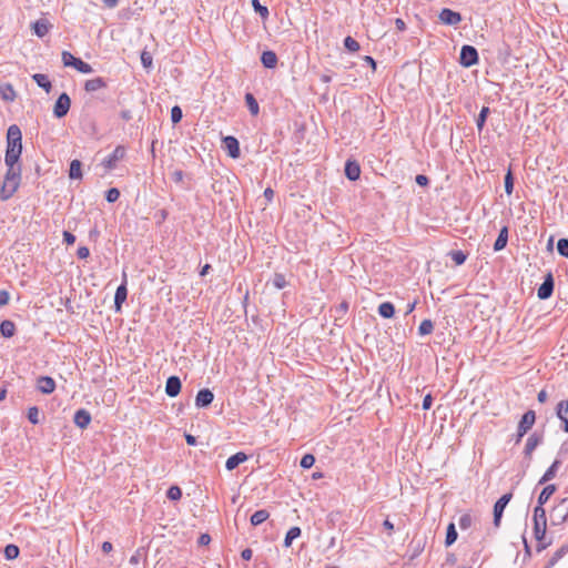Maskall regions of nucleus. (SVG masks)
Here are the masks:
<instances>
[{
    "mask_svg": "<svg viewBox=\"0 0 568 568\" xmlns=\"http://www.w3.org/2000/svg\"><path fill=\"white\" fill-rule=\"evenodd\" d=\"M141 62L143 67L149 68L152 65V57L148 52H142L141 54Z\"/></svg>",
    "mask_w": 568,
    "mask_h": 568,
    "instance_id": "obj_56",
    "label": "nucleus"
},
{
    "mask_svg": "<svg viewBox=\"0 0 568 568\" xmlns=\"http://www.w3.org/2000/svg\"><path fill=\"white\" fill-rule=\"evenodd\" d=\"M82 163L79 161V160H72L71 163H70V169H69V178L74 180V179H81L82 178Z\"/></svg>",
    "mask_w": 568,
    "mask_h": 568,
    "instance_id": "obj_31",
    "label": "nucleus"
},
{
    "mask_svg": "<svg viewBox=\"0 0 568 568\" xmlns=\"http://www.w3.org/2000/svg\"><path fill=\"white\" fill-rule=\"evenodd\" d=\"M560 460L556 459L551 465L550 467L545 471V474L542 475V477L539 479V485H544L546 483H548L549 480L554 479L556 474H557V470L560 466Z\"/></svg>",
    "mask_w": 568,
    "mask_h": 568,
    "instance_id": "obj_25",
    "label": "nucleus"
},
{
    "mask_svg": "<svg viewBox=\"0 0 568 568\" xmlns=\"http://www.w3.org/2000/svg\"><path fill=\"white\" fill-rule=\"evenodd\" d=\"M344 47L351 52H356L361 48L359 43L349 36L344 39Z\"/></svg>",
    "mask_w": 568,
    "mask_h": 568,
    "instance_id": "obj_44",
    "label": "nucleus"
},
{
    "mask_svg": "<svg viewBox=\"0 0 568 568\" xmlns=\"http://www.w3.org/2000/svg\"><path fill=\"white\" fill-rule=\"evenodd\" d=\"M513 495L511 494H505L503 495L494 505V526L498 528L500 526L501 517L504 514V510L508 503L510 501Z\"/></svg>",
    "mask_w": 568,
    "mask_h": 568,
    "instance_id": "obj_8",
    "label": "nucleus"
},
{
    "mask_svg": "<svg viewBox=\"0 0 568 568\" xmlns=\"http://www.w3.org/2000/svg\"><path fill=\"white\" fill-rule=\"evenodd\" d=\"M9 302V293L7 291H0V306L7 305Z\"/></svg>",
    "mask_w": 568,
    "mask_h": 568,
    "instance_id": "obj_63",
    "label": "nucleus"
},
{
    "mask_svg": "<svg viewBox=\"0 0 568 568\" xmlns=\"http://www.w3.org/2000/svg\"><path fill=\"white\" fill-rule=\"evenodd\" d=\"M262 64L267 69H273L277 64V55L274 51H264L261 55Z\"/></svg>",
    "mask_w": 568,
    "mask_h": 568,
    "instance_id": "obj_24",
    "label": "nucleus"
},
{
    "mask_svg": "<svg viewBox=\"0 0 568 568\" xmlns=\"http://www.w3.org/2000/svg\"><path fill=\"white\" fill-rule=\"evenodd\" d=\"M471 524H473V518L469 514L462 515L458 520V525H459L460 529H463V530L468 529L471 526Z\"/></svg>",
    "mask_w": 568,
    "mask_h": 568,
    "instance_id": "obj_48",
    "label": "nucleus"
},
{
    "mask_svg": "<svg viewBox=\"0 0 568 568\" xmlns=\"http://www.w3.org/2000/svg\"><path fill=\"white\" fill-rule=\"evenodd\" d=\"M37 388L42 394H51L55 389V382L50 376H40L37 381Z\"/></svg>",
    "mask_w": 568,
    "mask_h": 568,
    "instance_id": "obj_15",
    "label": "nucleus"
},
{
    "mask_svg": "<svg viewBox=\"0 0 568 568\" xmlns=\"http://www.w3.org/2000/svg\"><path fill=\"white\" fill-rule=\"evenodd\" d=\"M554 292V277L551 273H548L542 284L538 287L537 296L539 300H547Z\"/></svg>",
    "mask_w": 568,
    "mask_h": 568,
    "instance_id": "obj_11",
    "label": "nucleus"
},
{
    "mask_svg": "<svg viewBox=\"0 0 568 568\" xmlns=\"http://www.w3.org/2000/svg\"><path fill=\"white\" fill-rule=\"evenodd\" d=\"M272 284L277 290H282L286 286L287 283L283 274L276 273L272 280Z\"/></svg>",
    "mask_w": 568,
    "mask_h": 568,
    "instance_id": "obj_46",
    "label": "nucleus"
},
{
    "mask_svg": "<svg viewBox=\"0 0 568 568\" xmlns=\"http://www.w3.org/2000/svg\"><path fill=\"white\" fill-rule=\"evenodd\" d=\"M22 153V133L17 124H12L7 131V149L4 162L7 166L18 164Z\"/></svg>",
    "mask_w": 568,
    "mask_h": 568,
    "instance_id": "obj_1",
    "label": "nucleus"
},
{
    "mask_svg": "<svg viewBox=\"0 0 568 568\" xmlns=\"http://www.w3.org/2000/svg\"><path fill=\"white\" fill-rule=\"evenodd\" d=\"M16 332V325L13 322L6 320L2 321L0 324V333L3 337H11L14 335Z\"/></svg>",
    "mask_w": 568,
    "mask_h": 568,
    "instance_id": "obj_33",
    "label": "nucleus"
},
{
    "mask_svg": "<svg viewBox=\"0 0 568 568\" xmlns=\"http://www.w3.org/2000/svg\"><path fill=\"white\" fill-rule=\"evenodd\" d=\"M315 463V457L312 454H305L301 459V467L304 469L311 468Z\"/></svg>",
    "mask_w": 568,
    "mask_h": 568,
    "instance_id": "obj_49",
    "label": "nucleus"
},
{
    "mask_svg": "<svg viewBox=\"0 0 568 568\" xmlns=\"http://www.w3.org/2000/svg\"><path fill=\"white\" fill-rule=\"evenodd\" d=\"M1 97L6 101H13L16 99V92L11 84H6L0 90Z\"/></svg>",
    "mask_w": 568,
    "mask_h": 568,
    "instance_id": "obj_40",
    "label": "nucleus"
},
{
    "mask_svg": "<svg viewBox=\"0 0 568 568\" xmlns=\"http://www.w3.org/2000/svg\"><path fill=\"white\" fill-rule=\"evenodd\" d=\"M106 87V82L103 78L98 77L85 81L84 89L87 92H95Z\"/></svg>",
    "mask_w": 568,
    "mask_h": 568,
    "instance_id": "obj_23",
    "label": "nucleus"
},
{
    "mask_svg": "<svg viewBox=\"0 0 568 568\" xmlns=\"http://www.w3.org/2000/svg\"><path fill=\"white\" fill-rule=\"evenodd\" d=\"M223 143L232 159H237L240 156V144L236 138L232 135L225 136L223 139Z\"/></svg>",
    "mask_w": 568,
    "mask_h": 568,
    "instance_id": "obj_16",
    "label": "nucleus"
},
{
    "mask_svg": "<svg viewBox=\"0 0 568 568\" xmlns=\"http://www.w3.org/2000/svg\"><path fill=\"white\" fill-rule=\"evenodd\" d=\"M301 536V528L300 527H292L285 536L284 539V547H290L294 539L298 538Z\"/></svg>",
    "mask_w": 568,
    "mask_h": 568,
    "instance_id": "obj_36",
    "label": "nucleus"
},
{
    "mask_svg": "<svg viewBox=\"0 0 568 568\" xmlns=\"http://www.w3.org/2000/svg\"><path fill=\"white\" fill-rule=\"evenodd\" d=\"M120 197V191L116 187H111L105 193V200L109 203H114Z\"/></svg>",
    "mask_w": 568,
    "mask_h": 568,
    "instance_id": "obj_52",
    "label": "nucleus"
},
{
    "mask_svg": "<svg viewBox=\"0 0 568 568\" xmlns=\"http://www.w3.org/2000/svg\"><path fill=\"white\" fill-rule=\"evenodd\" d=\"M556 489H557L556 485H554V484L547 485L539 494L537 503L540 505H545L549 500V498L554 495Z\"/></svg>",
    "mask_w": 568,
    "mask_h": 568,
    "instance_id": "obj_28",
    "label": "nucleus"
},
{
    "mask_svg": "<svg viewBox=\"0 0 568 568\" xmlns=\"http://www.w3.org/2000/svg\"><path fill=\"white\" fill-rule=\"evenodd\" d=\"M456 539H457V531H456L455 525L453 523H450L447 527L445 545L447 547H449L456 541Z\"/></svg>",
    "mask_w": 568,
    "mask_h": 568,
    "instance_id": "obj_38",
    "label": "nucleus"
},
{
    "mask_svg": "<svg viewBox=\"0 0 568 568\" xmlns=\"http://www.w3.org/2000/svg\"><path fill=\"white\" fill-rule=\"evenodd\" d=\"M166 497L170 500H179L182 497V490L179 486H171L166 491Z\"/></svg>",
    "mask_w": 568,
    "mask_h": 568,
    "instance_id": "obj_45",
    "label": "nucleus"
},
{
    "mask_svg": "<svg viewBox=\"0 0 568 568\" xmlns=\"http://www.w3.org/2000/svg\"><path fill=\"white\" fill-rule=\"evenodd\" d=\"M33 81L42 89L45 90V92H50L52 84L49 78L45 74L42 73H36L32 75Z\"/></svg>",
    "mask_w": 568,
    "mask_h": 568,
    "instance_id": "obj_30",
    "label": "nucleus"
},
{
    "mask_svg": "<svg viewBox=\"0 0 568 568\" xmlns=\"http://www.w3.org/2000/svg\"><path fill=\"white\" fill-rule=\"evenodd\" d=\"M245 102H246V105H247L251 114L257 115L260 112V106H258L256 99L254 98V95L252 93L245 94Z\"/></svg>",
    "mask_w": 568,
    "mask_h": 568,
    "instance_id": "obj_35",
    "label": "nucleus"
},
{
    "mask_svg": "<svg viewBox=\"0 0 568 568\" xmlns=\"http://www.w3.org/2000/svg\"><path fill=\"white\" fill-rule=\"evenodd\" d=\"M378 314L384 318H390L395 314V307L390 302H384L378 306Z\"/></svg>",
    "mask_w": 568,
    "mask_h": 568,
    "instance_id": "obj_32",
    "label": "nucleus"
},
{
    "mask_svg": "<svg viewBox=\"0 0 568 568\" xmlns=\"http://www.w3.org/2000/svg\"><path fill=\"white\" fill-rule=\"evenodd\" d=\"M541 443V436L536 433L531 434L526 442L525 455L530 456L536 447Z\"/></svg>",
    "mask_w": 568,
    "mask_h": 568,
    "instance_id": "obj_26",
    "label": "nucleus"
},
{
    "mask_svg": "<svg viewBox=\"0 0 568 568\" xmlns=\"http://www.w3.org/2000/svg\"><path fill=\"white\" fill-rule=\"evenodd\" d=\"M416 183L420 186H426L429 183V180L426 175L418 174L416 176Z\"/></svg>",
    "mask_w": 568,
    "mask_h": 568,
    "instance_id": "obj_62",
    "label": "nucleus"
},
{
    "mask_svg": "<svg viewBox=\"0 0 568 568\" xmlns=\"http://www.w3.org/2000/svg\"><path fill=\"white\" fill-rule=\"evenodd\" d=\"M489 113V108L488 106H483L477 119H476V125H477V129L479 131L483 130L485 123H486V120H487V115Z\"/></svg>",
    "mask_w": 568,
    "mask_h": 568,
    "instance_id": "obj_41",
    "label": "nucleus"
},
{
    "mask_svg": "<svg viewBox=\"0 0 568 568\" xmlns=\"http://www.w3.org/2000/svg\"><path fill=\"white\" fill-rule=\"evenodd\" d=\"M18 191V189H16L14 186H9L7 184H1V187H0V199L1 201H8L9 199H11L14 193Z\"/></svg>",
    "mask_w": 568,
    "mask_h": 568,
    "instance_id": "obj_37",
    "label": "nucleus"
},
{
    "mask_svg": "<svg viewBox=\"0 0 568 568\" xmlns=\"http://www.w3.org/2000/svg\"><path fill=\"white\" fill-rule=\"evenodd\" d=\"M507 241H508V229L506 226H504L500 230L498 237L496 239V241L494 243V250L496 252L501 251L503 248L506 247Z\"/></svg>",
    "mask_w": 568,
    "mask_h": 568,
    "instance_id": "obj_27",
    "label": "nucleus"
},
{
    "mask_svg": "<svg viewBox=\"0 0 568 568\" xmlns=\"http://www.w3.org/2000/svg\"><path fill=\"white\" fill-rule=\"evenodd\" d=\"M73 422L79 428L84 429L91 422V415L87 409H78L74 414Z\"/></svg>",
    "mask_w": 568,
    "mask_h": 568,
    "instance_id": "obj_17",
    "label": "nucleus"
},
{
    "mask_svg": "<svg viewBox=\"0 0 568 568\" xmlns=\"http://www.w3.org/2000/svg\"><path fill=\"white\" fill-rule=\"evenodd\" d=\"M2 183L7 184L9 186H14L16 189H19L20 183H21V168H20V165L11 164V166H8Z\"/></svg>",
    "mask_w": 568,
    "mask_h": 568,
    "instance_id": "obj_6",
    "label": "nucleus"
},
{
    "mask_svg": "<svg viewBox=\"0 0 568 568\" xmlns=\"http://www.w3.org/2000/svg\"><path fill=\"white\" fill-rule=\"evenodd\" d=\"M183 113L180 106L175 105L171 109V120L173 124L179 123L182 120Z\"/></svg>",
    "mask_w": 568,
    "mask_h": 568,
    "instance_id": "obj_54",
    "label": "nucleus"
},
{
    "mask_svg": "<svg viewBox=\"0 0 568 568\" xmlns=\"http://www.w3.org/2000/svg\"><path fill=\"white\" fill-rule=\"evenodd\" d=\"M172 180L175 182V183H182L183 182V178H184V173L183 171L181 170H175L172 175H171Z\"/></svg>",
    "mask_w": 568,
    "mask_h": 568,
    "instance_id": "obj_57",
    "label": "nucleus"
},
{
    "mask_svg": "<svg viewBox=\"0 0 568 568\" xmlns=\"http://www.w3.org/2000/svg\"><path fill=\"white\" fill-rule=\"evenodd\" d=\"M62 62L64 67H72L84 74L91 73L93 71L92 67L89 63L82 61L80 58H75L69 51L62 52Z\"/></svg>",
    "mask_w": 568,
    "mask_h": 568,
    "instance_id": "obj_2",
    "label": "nucleus"
},
{
    "mask_svg": "<svg viewBox=\"0 0 568 568\" xmlns=\"http://www.w3.org/2000/svg\"><path fill=\"white\" fill-rule=\"evenodd\" d=\"M434 329V323L430 320H424L418 327L419 335H428Z\"/></svg>",
    "mask_w": 568,
    "mask_h": 568,
    "instance_id": "obj_42",
    "label": "nucleus"
},
{
    "mask_svg": "<svg viewBox=\"0 0 568 568\" xmlns=\"http://www.w3.org/2000/svg\"><path fill=\"white\" fill-rule=\"evenodd\" d=\"M247 459V455L243 452H239L231 457L227 458L225 463V467L227 470L235 469L240 464L244 463Z\"/></svg>",
    "mask_w": 568,
    "mask_h": 568,
    "instance_id": "obj_22",
    "label": "nucleus"
},
{
    "mask_svg": "<svg viewBox=\"0 0 568 568\" xmlns=\"http://www.w3.org/2000/svg\"><path fill=\"white\" fill-rule=\"evenodd\" d=\"M252 6L255 12H257L261 16V18L266 19L268 17L270 12L267 7L262 6L260 3V0H252Z\"/></svg>",
    "mask_w": 568,
    "mask_h": 568,
    "instance_id": "obj_43",
    "label": "nucleus"
},
{
    "mask_svg": "<svg viewBox=\"0 0 568 568\" xmlns=\"http://www.w3.org/2000/svg\"><path fill=\"white\" fill-rule=\"evenodd\" d=\"M567 499L564 498L550 511V523L554 526H560L568 519Z\"/></svg>",
    "mask_w": 568,
    "mask_h": 568,
    "instance_id": "obj_4",
    "label": "nucleus"
},
{
    "mask_svg": "<svg viewBox=\"0 0 568 568\" xmlns=\"http://www.w3.org/2000/svg\"><path fill=\"white\" fill-rule=\"evenodd\" d=\"M63 241L68 244V245H72L74 244L75 242V236L70 233L69 231H64L63 232Z\"/></svg>",
    "mask_w": 568,
    "mask_h": 568,
    "instance_id": "obj_58",
    "label": "nucleus"
},
{
    "mask_svg": "<svg viewBox=\"0 0 568 568\" xmlns=\"http://www.w3.org/2000/svg\"><path fill=\"white\" fill-rule=\"evenodd\" d=\"M125 156V148L118 145L113 152L103 160V165L108 170H113L116 163Z\"/></svg>",
    "mask_w": 568,
    "mask_h": 568,
    "instance_id": "obj_10",
    "label": "nucleus"
},
{
    "mask_svg": "<svg viewBox=\"0 0 568 568\" xmlns=\"http://www.w3.org/2000/svg\"><path fill=\"white\" fill-rule=\"evenodd\" d=\"M211 542V536L209 534H202L199 539H197V544L200 546H206Z\"/></svg>",
    "mask_w": 568,
    "mask_h": 568,
    "instance_id": "obj_61",
    "label": "nucleus"
},
{
    "mask_svg": "<svg viewBox=\"0 0 568 568\" xmlns=\"http://www.w3.org/2000/svg\"><path fill=\"white\" fill-rule=\"evenodd\" d=\"M79 258H87L90 255V251L87 246H80L77 251Z\"/></svg>",
    "mask_w": 568,
    "mask_h": 568,
    "instance_id": "obj_60",
    "label": "nucleus"
},
{
    "mask_svg": "<svg viewBox=\"0 0 568 568\" xmlns=\"http://www.w3.org/2000/svg\"><path fill=\"white\" fill-rule=\"evenodd\" d=\"M214 394L209 388L200 389L195 397V406L199 408L207 407L212 404Z\"/></svg>",
    "mask_w": 568,
    "mask_h": 568,
    "instance_id": "obj_13",
    "label": "nucleus"
},
{
    "mask_svg": "<svg viewBox=\"0 0 568 568\" xmlns=\"http://www.w3.org/2000/svg\"><path fill=\"white\" fill-rule=\"evenodd\" d=\"M181 379L178 376H170L165 383V393L169 397H175L181 392Z\"/></svg>",
    "mask_w": 568,
    "mask_h": 568,
    "instance_id": "obj_14",
    "label": "nucleus"
},
{
    "mask_svg": "<svg viewBox=\"0 0 568 568\" xmlns=\"http://www.w3.org/2000/svg\"><path fill=\"white\" fill-rule=\"evenodd\" d=\"M449 255L456 265H462L466 261V255L463 251H452Z\"/></svg>",
    "mask_w": 568,
    "mask_h": 568,
    "instance_id": "obj_50",
    "label": "nucleus"
},
{
    "mask_svg": "<svg viewBox=\"0 0 568 568\" xmlns=\"http://www.w3.org/2000/svg\"><path fill=\"white\" fill-rule=\"evenodd\" d=\"M544 505H540L538 504L535 509H534V518H537V519H547L546 518V510L545 508L542 507Z\"/></svg>",
    "mask_w": 568,
    "mask_h": 568,
    "instance_id": "obj_55",
    "label": "nucleus"
},
{
    "mask_svg": "<svg viewBox=\"0 0 568 568\" xmlns=\"http://www.w3.org/2000/svg\"><path fill=\"white\" fill-rule=\"evenodd\" d=\"M557 251L561 256L568 258V239H560L557 242Z\"/></svg>",
    "mask_w": 568,
    "mask_h": 568,
    "instance_id": "obj_47",
    "label": "nucleus"
},
{
    "mask_svg": "<svg viewBox=\"0 0 568 568\" xmlns=\"http://www.w3.org/2000/svg\"><path fill=\"white\" fill-rule=\"evenodd\" d=\"M535 422L536 414L534 410H528L523 415L517 428V442L527 434V432L534 426Z\"/></svg>",
    "mask_w": 568,
    "mask_h": 568,
    "instance_id": "obj_5",
    "label": "nucleus"
},
{
    "mask_svg": "<svg viewBox=\"0 0 568 568\" xmlns=\"http://www.w3.org/2000/svg\"><path fill=\"white\" fill-rule=\"evenodd\" d=\"M39 409L38 407L33 406L28 409V419L31 424L37 425L39 424Z\"/></svg>",
    "mask_w": 568,
    "mask_h": 568,
    "instance_id": "obj_51",
    "label": "nucleus"
},
{
    "mask_svg": "<svg viewBox=\"0 0 568 568\" xmlns=\"http://www.w3.org/2000/svg\"><path fill=\"white\" fill-rule=\"evenodd\" d=\"M19 554H20L19 547L13 544H9L4 548V557L8 560H13V559L18 558Z\"/></svg>",
    "mask_w": 568,
    "mask_h": 568,
    "instance_id": "obj_39",
    "label": "nucleus"
},
{
    "mask_svg": "<svg viewBox=\"0 0 568 568\" xmlns=\"http://www.w3.org/2000/svg\"><path fill=\"white\" fill-rule=\"evenodd\" d=\"M268 517H270V513L265 509H261V510L255 511L251 516L250 521L253 526H258V525L263 524Z\"/></svg>",
    "mask_w": 568,
    "mask_h": 568,
    "instance_id": "obj_34",
    "label": "nucleus"
},
{
    "mask_svg": "<svg viewBox=\"0 0 568 568\" xmlns=\"http://www.w3.org/2000/svg\"><path fill=\"white\" fill-rule=\"evenodd\" d=\"M345 175L351 181H356L361 175V168L356 161L348 160L345 163Z\"/></svg>",
    "mask_w": 568,
    "mask_h": 568,
    "instance_id": "obj_18",
    "label": "nucleus"
},
{
    "mask_svg": "<svg viewBox=\"0 0 568 568\" xmlns=\"http://www.w3.org/2000/svg\"><path fill=\"white\" fill-rule=\"evenodd\" d=\"M71 100L67 93H61L57 99L53 106V114L55 118L61 119L65 116L70 110Z\"/></svg>",
    "mask_w": 568,
    "mask_h": 568,
    "instance_id": "obj_7",
    "label": "nucleus"
},
{
    "mask_svg": "<svg viewBox=\"0 0 568 568\" xmlns=\"http://www.w3.org/2000/svg\"><path fill=\"white\" fill-rule=\"evenodd\" d=\"M566 554H568V545H562L548 560L545 568H552Z\"/></svg>",
    "mask_w": 568,
    "mask_h": 568,
    "instance_id": "obj_29",
    "label": "nucleus"
},
{
    "mask_svg": "<svg viewBox=\"0 0 568 568\" xmlns=\"http://www.w3.org/2000/svg\"><path fill=\"white\" fill-rule=\"evenodd\" d=\"M51 28L50 22L47 19H39L32 23L33 32L39 37H44Z\"/></svg>",
    "mask_w": 568,
    "mask_h": 568,
    "instance_id": "obj_21",
    "label": "nucleus"
},
{
    "mask_svg": "<svg viewBox=\"0 0 568 568\" xmlns=\"http://www.w3.org/2000/svg\"><path fill=\"white\" fill-rule=\"evenodd\" d=\"M514 190V178L510 171L505 175V192L510 195Z\"/></svg>",
    "mask_w": 568,
    "mask_h": 568,
    "instance_id": "obj_53",
    "label": "nucleus"
},
{
    "mask_svg": "<svg viewBox=\"0 0 568 568\" xmlns=\"http://www.w3.org/2000/svg\"><path fill=\"white\" fill-rule=\"evenodd\" d=\"M557 416L564 424V430L568 432V400H560L557 405Z\"/></svg>",
    "mask_w": 568,
    "mask_h": 568,
    "instance_id": "obj_20",
    "label": "nucleus"
},
{
    "mask_svg": "<svg viewBox=\"0 0 568 568\" xmlns=\"http://www.w3.org/2000/svg\"><path fill=\"white\" fill-rule=\"evenodd\" d=\"M438 19L443 24L446 26H457L462 22V14L457 11H453L452 9L444 8L439 14Z\"/></svg>",
    "mask_w": 568,
    "mask_h": 568,
    "instance_id": "obj_9",
    "label": "nucleus"
},
{
    "mask_svg": "<svg viewBox=\"0 0 568 568\" xmlns=\"http://www.w3.org/2000/svg\"><path fill=\"white\" fill-rule=\"evenodd\" d=\"M547 519L534 518V537L537 541H542L546 538Z\"/></svg>",
    "mask_w": 568,
    "mask_h": 568,
    "instance_id": "obj_19",
    "label": "nucleus"
},
{
    "mask_svg": "<svg viewBox=\"0 0 568 568\" xmlns=\"http://www.w3.org/2000/svg\"><path fill=\"white\" fill-rule=\"evenodd\" d=\"M128 296V288H126V274L123 273V281L120 286H118L114 295V306L116 311L121 310L122 304L125 302Z\"/></svg>",
    "mask_w": 568,
    "mask_h": 568,
    "instance_id": "obj_12",
    "label": "nucleus"
},
{
    "mask_svg": "<svg viewBox=\"0 0 568 568\" xmlns=\"http://www.w3.org/2000/svg\"><path fill=\"white\" fill-rule=\"evenodd\" d=\"M432 404H433V397L430 394H427L423 399L422 407H423V409L427 410L432 407Z\"/></svg>",
    "mask_w": 568,
    "mask_h": 568,
    "instance_id": "obj_59",
    "label": "nucleus"
},
{
    "mask_svg": "<svg viewBox=\"0 0 568 568\" xmlns=\"http://www.w3.org/2000/svg\"><path fill=\"white\" fill-rule=\"evenodd\" d=\"M478 52L475 47L465 44L460 49L459 63L465 68H470L478 63Z\"/></svg>",
    "mask_w": 568,
    "mask_h": 568,
    "instance_id": "obj_3",
    "label": "nucleus"
},
{
    "mask_svg": "<svg viewBox=\"0 0 568 568\" xmlns=\"http://www.w3.org/2000/svg\"><path fill=\"white\" fill-rule=\"evenodd\" d=\"M253 556V551L252 549L250 548H245L242 550L241 552V557L244 559V560H250Z\"/></svg>",
    "mask_w": 568,
    "mask_h": 568,
    "instance_id": "obj_64",
    "label": "nucleus"
}]
</instances>
